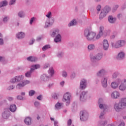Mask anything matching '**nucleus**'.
I'll return each instance as SVG.
<instances>
[{
	"label": "nucleus",
	"instance_id": "nucleus-1",
	"mask_svg": "<svg viewBox=\"0 0 126 126\" xmlns=\"http://www.w3.org/2000/svg\"><path fill=\"white\" fill-rule=\"evenodd\" d=\"M84 36L88 41H95V40H97L96 38V33L89 30H86L85 31Z\"/></svg>",
	"mask_w": 126,
	"mask_h": 126
},
{
	"label": "nucleus",
	"instance_id": "nucleus-2",
	"mask_svg": "<svg viewBox=\"0 0 126 126\" xmlns=\"http://www.w3.org/2000/svg\"><path fill=\"white\" fill-rule=\"evenodd\" d=\"M125 107H126V97L121 98L119 103L114 105V109L117 112L123 110Z\"/></svg>",
	"mask_w": 126,
	"mask_h": 126
},
{
	"label": "nucleus",
	"instance_id": "nucleus-3",
	"mask_svg": "<svg viewBox=\"0 0 126 126\" xmlns=\"http://www.w3.org/2000/svg\"><path fill=\"white\" fill-rule=\"evenodd\" d=\"M48 75L46 76L45 75H43L41 76L42 79H44V80H47V79H49V78H51V77L54 75V74L55 73V71H54V69L53 67H50L48 71Z\"/></svg>",
	"mask_w": 126,
	"mask_h": 126
},
{
	"label": "nucleus",
	"instance_id": "nucleus-4",
	"mask_svg": "<svg viewBox=\"0 0 126 126\" xmlns=\"http://www.w3.org/2000/svg\"><path fill=\"white\" fill-rule=\"evenodd\" d=\"M111 45L112 48H116L117 49L125 46L126 45V41L125 40H119L115 43H112Z\"/></svg>",
	"mask_w": 126,
	"mask_h": 126
},
{
	"label": "nucleus",
	"instance_id": "nucleus-5",
	"mask_svg": "<svg viewBox=\"0 0 126 126\" xmlns=\"http://www.w3.org/2000/svg\"><path fill=\"white\" fill-rule=\"evenodd\" d=\"M71 97V95L70 94V93H66L63 97V102H66V106H68V105H69L70 103V97Z\"/></svg>",
	"mask_w": 126,
	"mask_h": 126
},
{
	"label": "nucleus",
	"instance_id": "nucleus-6",
	"mask_svg": "<svg viewBox=\"0 0 126 126\" xmlns=\"http://www.w3.org/2000/svg\"><path fill=\"white\" fill-rule=\"evenodd\" d=\"M40 65L36 64V65H32L31 68V71L27 72L25 73V76L26 77H30L31 76V73H32V71L33 70H35V69H37V68H39Z\"/></svg>",
	"mask_w": 126,
	"mask_h": 126
},
{
	"label": "nucleus",
	"instance_id": "nucleus-7",
	"mask_svg": "<svg viewBox=\"0 0 126 126\" xmlns=\"http://www.w3.org/2000/svg\"><path fill=\"white\" fill-rule=\"evenodd\" d=\"M103 30H104V27L100 26L99 27V32L98 34H97L96 36V39H100L101 36H104V37H106L107 36V33H105V32H103Z\"/></svg>",
	"mask_w": 126,
	"mask_h": 126
},
{
	"label": "nucleus",
	"instance_id": "nucleus-8",
	"mask_svg": "<svg viewBox=\"0 0 126 126\" xmlns=\"http://www.w3.org/2000/svg\"><path fill=\"white\" fill-rule=\"evenodd\" d=\"M80 117L81 121H85L88 117V113L85 111H81L80 113Z\"/></svg>",
	"mask_w": 126,
	"mask_h": 126
},
{
	"label": "nucleus",
	"instance_id": "nucleus-9",
	"mask_svg": "<svg viewBox=\"0 0 126 126\" xmlns=\"http://www.w3.org/2000/svg\"><path fill=\"white\" fill-rule=\"evenodd\" d=\"M99 107L101 110H103L105 111L107 109V105L106 104H103V99L102 98H99L98 100Z\"/></svg>",
	"mask_w": 126,
	"mask_h": 126
},
{
	"label": "nucleus",
	"instance_id": "nucleus-10",
	"mask_svg": "<svg viewBox=\"0 0 126 126\" xmlns=\"http://www.w3.org/2000/svg\"><path fill=\"white\" fill-rule=\"evenodd\" d=\"M101 54H98L96 55L95 57L93 56V55H91V59L93 62H94V61H99V60H101Z\"/></svg>",
	"mask_w": 126,
	"mask_h": 126
},
{
	"label": "nucleus",
	"instance_id": "nucleus-11",
	"mask_svg": "<svg viewBox=\"0 0 126 126\" xmlns=\"http://www.w3.org/2000/svg\"><path fill=\"white\" fill-rule=\"evenodd\" d=\"M107 9L108 10L107 11H106V8H105L103 11H102L100 13V14L99 15V19H103L105 16H106V15L108 12H109V10H110V8L108 7Z\"/></svg>",
	"mask_w": 126,
	"mask_h": 126
},
{
	"label": "nucleus",
	"instance_id": "nucleus-12",
	"mask_svg": "<svg viewBox=\"0 0 126 126\" xmlns=\"http://www.w3.org/2000/svg\"><path fill=\"white\" fill-rule=\"evenodd\" d=\"M111 96L112 99H118L120 96V93L118 91H114L112 93Z\"/></svg>",
	"mask_w": 126,
	"mask_h": 126
},
{
	"label": "nucleus",
	"instance_id": "nucleus-13",
	"mask_svg": "<svg viewBox=\"0 0 126 126\" xmlns=\"http://www.w3.org/2000/svg\"><path fill=\"white\" fill-rule=\"evenodd\" d=\"M102 46L103 49L105 51H107V50L109 49V42L107 40V39H104L103 40Z\"/></svg>",
	"mask_w": 126,
	"mask_h": 126
},
{
	"label": "nucleus",
	"instance_id": "nucleus-14",
	"mask_svg": "<svg viewBox=\"0 0 126 126\" xmlns=\"http://www.w3.org/2000/svg\"><path fill=\"white\" fill-rule=\"evenodd\" d=\"M9 116H10V112L8 111V109L5 110L4 112L2 114L3 119H8Z\"/></svg>",
	"mask_w": 126,
	"mask_h": 126
},
{
	"label": "nucleus",
	"instance_id": "nucleus-15",
	"mask_svg": "<svg viewBox=\"0 0 126 126\" xmlns=\"http://www.w3.org/2000/svg\"><path fill=\"white\" fill-rule=\"evenodd\" d=\"M80 89H85L86 88V80L83 79L81 80L80 85Z\"/></svg>",
	"mask_w": 126,
	"mask_h": 126
},
{
	"label": "nucleus",
	"instance_id": "nucleus-16",
	"mask_svg": "<svg viewBox=\"0 0 126 126\" xmlns=\"http://www.w3.org/2000/svg\"><path fill=\"white\" fill-rule=\"evenodd\" d=\"M126 89V80H125L124 83H122L119 86V90L121 91H125Z\"/></svg>",
	"mask_w": 126,
	"mask_h": 126
},
{
	"label": "nucleus",
	"instance_id": "nucleus-17",
	"mask_svg": "<svg viewBox=\"0 0 126 126\" xmlns=\"http://www.w3.org/2000/svg\"><path fill=\"white\" fill-rule=\"evenodd\" d=\"M107 81L108 78H107L106 77L102 78L101 80V83L103 87H107V86H108Z\"/></svg>",
	"mask_w": 126,
	"mask_h": 126
},
{
	"label": "nucleus",
	"instance_id": "nucleus-18",
	"mask_svg": "<svg viewBox=\"0 0 126 126\" xmlns=\"http://www.w3.org/2000/svg\"><path fill=\"white\" fill-rule=\"evenodd\" d=\"M119 84H120V82H114L111 84V86L113 89H116L119 87Z\"/></svg>",
	"mask_w": 126,
	"mask_h": 126
},
{
	"label": "nucleus",
	"instance_id": "nucleus-19",
	"mask_svg": "<svg viewBox=\"0 0 126 126\" xmlns=\"http://www.w3.org/2000/svg\"><path fill=\"white\" fill-rule=\"evenodd\" d=\"M32 122V120L30 117H27L25 119V123L27 126H30V125H31Z\"/></svg>",
	"mask_w": 126,
	"mask_h": 126
},
{
	"label": "nucleus",
	"instance_id": "nucleus-20",
	"mask_svg": "<svg viewBox=\"0 0 126 126\" xmlns=\"http://www.w3.org/2000/svg\"><path fill=\"white\" fill-rule=\"evenodd\" d=\"M124 58H125V53L123 52H120L117 57V60H123Z\"/></svg>",
	"mask_w": 126,
	"mask_h": 126
},
{
	"label": "nucleus",
	"instance_id": "nucleus-21",
	"mask_svg": "<svg viewBox=\"0 0 126 126\" xmlns=\"http://www.w3.org/2000/svg\"><path fill=\"white\" fill-rule=\"evenodd\" d=\"M16 37L18 39H22L23 38H24V37H25V33H24V32H19L16 35Z\"/></svg>",
	"mask_w": 126,
	"mask_h": 126
},
{
	"label": "nucleus",
	"instance_id": "nucleus-22",
	"mask_svg": "<svg viewBox=\"0 0 126 126\" xmlns=\"http://www.w3.org/2000/svg\"><path fill=\"white\" fill-rule=\"evenodd\" d=\"M108 21L110 23H114L116 22V18H113L112 16H110L108 18Z\"/></svg>",
	"mask_w": 126,
	"mask_h": 126
},
{
	"label": "nucleus",
	"instance_id": "nucleus-23",
	"mask_svg": "<svg viewBox=\"0 0 126 126\" xmlns=\"http://www.w3.org/2000/svg\"><path fill=\"white\" fill-rule=\"evenodd\" d=\"M62 107H63V103L58 102L55 105V108H56V110H60V109H62Z\"/></svg>",
	"mask_w": 126,
	"mask_h": 126
},
{
	"label": "nucleus",
	"instance_id": "nucleus-24",
	"mask_svg": "<svg viewBox=\"0 0 126 126\" xmlns=\"http://www.w3.org/2000/svg\"><path fill=\"white\" fill-rule=\"evenodd\" d=\"M55 42L58 43V42H61V34H58L54 39Z\"/></svg>",
	"mask_w": 126,
	"mask_h": 126
},
{
	"label": "nucleus",
	"instance_id": "nucleus-25",
	"mask_svg": "<svg viewBox=\"0 0 126 126\" xmlns=\"http://www.w3.org/2000/svg\"><path fill=\"white\" fill-rule=\"evenodd\" d=\"M106 125H107V122L105 121H99L98 123V126H105Z\"/></svg>",
	"mask_w": 126,
	"mask_h": 126
},
{
	"label": "nucleus",
	"instance_id": "nucleus-26",
	"mask_svg": "<svg viewBox=\"0 0 126 126\" xmlns=\"http://www.w3.org/2000/svg\"><path fill=\"white\" fill-rule=\"evenodd\" d=\"M36 60H37V58L32 56L29 57L27 58V60L29 61V62H36Z\"/></svg>",
	"mask_w": 126,
	"mask_h": 126
},
{
	"label": "nucleus",
	"instance_id": "nucleus-27",
	"mask_svg": "<svg viewBox=\"0 0 126 126\" xmlns=\"http://www.w3.org/2000/svg\"><path fill=\"white\" fill-rule=\"evenodd\" d=\"M10 111L11 112H15L16 111V105H12L10 106Z\"/></svg>",
	"mask_w": 126,
	"mask_h": 126
},
{
	"label": "nucleus",
	"instance_id": "nucleus-28",
	"mask_svg": "<svg viewBox=\"0 0 126 126\" xmlns=\"http://www.w3.org/2000/svg\"><path fill=\"white\" fill-rule=\"evenodd\" d=\"M24 86H25L24 85V83L23 82L22 83H19L17 84L16 86V88H18V89H20L22 87H24Z\"/></svg>",
	"mask_w": 126,
	"mask_h": 126
},
{
	"label": "nucleus",
	"instance_id": "nucleus-29",
	"mask_svg": "<svg viewBox=\"0 0 126 126\" xmlns=\"http://www.w3.org/2000/svg\"><path fill=\"white\" fill-rule=\"evenodd\" d=\"M86 95V93H85V92H83L81 94V95L80 97V100H81L82 101H83L84 98H85Z\"/></svg>",
	"mask_w": 126,
	"mask_h": 126
},
{
	"label": "nucleus",
	"instance_id": "nucleus-30",
	"mask_svg": "<svg viewBox=\"0 0 126 126\" xmlns=\"http://www.w3.org/2000/svg\"><path fill=\"white\" fill-rule=\"evenodd\" d=\"M23 78H24V76L23 75L16 76L17 82H19V81H21V80L23 79Z\"/></svg>",
	"mask_w": 126,
	"mask_h": 126
},
{
	"label": "nucleus",
	"instance_id": "nucleus-31",
	"mask_svg": "<svg viewBox=\"0 0 126 126\" xmlns=\"http://www.w3.org/2000/svg\"><path fill=\"white\" fill-rule=\"evenodd\" d=\"M106 71L104 69H102L100 71H99L97 73V75L98 76H101V75H103Z\"/></svg>",
	"mask_w": 126,
	"mask_h": 126
},
{
	"label": "nucleus",
	"instance_id": "nucleus-32",
	"mask_svg": "<svg viewBox=\"0 0 126 126\" xmlns=\"http://www.w3.org/2000/svg\"><path fill=\"white\" fill-rule=\"evenodd\" d=\"M74 25H76V21L75 20H72L68 24L69 27H70V26H73Z\"/></svg>",
	"mask_w": 126,
	"mask_h": 126
},
{
	"label": "nucleus",
	"instance_id": "nucleus-33",
	"mask_svg": "<svg viewBox=\"0 0 126 126\" xmlns=\"http://www.w3.org/2000/svg\"><path fill=\"white\" fill-rule=\"evenodd\" d=\"M88 50H94L95 49V45L94 44H90L88 46Z\"/></svg>",
	"mask_w": 126,
	"mask_h": 126
},
{
	"label": "nucleus",
	"instance_id": "nucleus-34",
	"mask_svg": "<svg viewBox=\"0 0 126 126\" xmlns=\"http://www.w3.org/2000/svg\"><path fill=\"white\" fill-rule=\"evenodd\" d=\"M7 2L6 1H3L2 2L0 3V7H2V6H5L7 5Z\"/></svg>",
	"mask_w": 126,
	"mask_h": 126
},
{
	"label": "nucleus",
	"instance_id": "nucleus-35",
	"mask_svg": "<svg viewBox=\"0 0 126 126\" xmlns=\"http://www.w3.org/2000/svg\"><path fill=\"white\" fill-rule=\"evenodd\" d=\"M57 34H59V30H56L55 32H53L52 34H51L52 37H55Z\"/></svg>",
	"mask_w": 126,
	"mask_h": 126
},
{
	"label": "nucleus",
	"instance_id": "nucleus-36",
	"mask_svg": "<svg viewBox=\"0 0 126 126\" xmlns=\"http://www.w3.org/2000/svg\"><path fill=\"white\" fill-rule=\"evenodd\" d=\"M50 48H51L50 45H45L42 48V51H46V50H48V49H50Z\"/></svg>",
	"mask_w": 126,
	"mask_h": 126
},
{
	"label": "nucleus",
	"instance_id": "nucleus-37",
	"mask_svg": "<svg viewBox=\"0 0 126 126\" xmlns=\"http://www.w3.org/2000/svg\"><path fill=\"white\" fill-rule=\"evenodd\" d=\"M11 83H15V82H17V81L16 80V77H14L12 79L10 80Z\"/></svg>",
	"mask_w": 126,
	"mask_h": 126
},
{
	"label": "nucleus",
	"instance_id": "nucleus-38",
	"mask_svg": "<svg viewBox=\"0 0 126 126\" xmlns=\"http://www.w3.org/2000/svg\"><path fill=\"white\" fill-rule=\"evenodd\" d=\"M72 124V121H71V119H69L67 121V125L68 126H71Z\"/></svg>",
	"mask_w": 126,
	"mask_h": 126
},
{
	"label": "nucleus",
	"instance_id": "nucleus-39",
	"mask_svg": "<svg viewBox=\"0 0 126 126\" xmlns=\"http://www.w3.org/2000/svg\"><path fill=\"white\" fill-rule=\"evenodd\" d=\"M35 94V91L32 90L29 92V95L30 96H33Z\"/></svg>",
	"mask_w": 126,
	"mask_h": 126
},
{
	"label": "nucleus",
	"instance_id": "nucleus-40",
	"mask_svg": "<svg viewBox=\"0 0 126 126\" xmlns=\"http://www.w3.org/2000/svg\"><path fill=\"white\" fill-rule=\"evenodd\" d=\"M23 82L25 86L27 85V84H29V83H30V81L28 80H25Z\"/></svg>",
	"mask_w": 126,
	"mask_h": 126
},
{
	"label": "nucleus",
	"instance_id": "nucleus-41",
	"mask_svg": "<svg viewBox=\"0 0 126 126\" xmlns=\"http://www.w3.org/2000/svg\"><path fill=\"white\" fill-rule=\"evenodd\" d=\"M15 1H16V0H11L9 3L10 5L14 4V3H15Z\"/></svg>",
	"mask_w": 126,
	"mask_h": 126
},
{
	"label": "nucleus",
	"instance_id": "nucleus-42",
	"mask_svg": "<svg viewBox=\"0 0 126 126\" xmlns=\"http://www.w3.org/2000/svg\"><path fill=\"white\" fill-rule=\"evenodd\" d=\"M18 15L19 17H23L24 16V15L23 14V12H20L18 14Z\"/></svg>",
	"mask_w": 126,
	"mask_h": 126
},
{
	"label": "nucleus",
	"instance_id": "nucleus-43",
	"mask_svg": "<svg viewBox=\"0 0 126 126\" xmlns=\"http://www.w3.org/2000/svg\"><path fill=\"white\" fill-rule=\"evenodd\" d=\"M62 75L63 77H66V76H67V74L65 71H63L62 73Z\"/></svg>",
	"mask_w": 126,
	"mask_h": 126
},
{
	"label": "nucleus",
	"instance_id": "nucleus-44",
	"mask_svg": "<svg viewBox=\"0 0 126 126\" xmlns=\"http://www.w3.org/2000/svg\"><path fill=\"white\" fill-rule=\"evenodd\" d=\"M34 20H35V18L34 17L32 18L30 21V24H32V23H33V22L34 21Z\"/></svg>",
	"mask_w": 126,
	"mask_h": 126
},
{
	"label": "nucleus",
	"instance_id": "nucleus-45",
	"mask_svg": "<svg viewBox=\"0 0 126 126\" xmlns=\"http://www.w3.org/2000/svg\"><path fill=\"white\" fill-rule=\"evenodd\" d=\"M52 97L54 98V99H58V95L56 94H54L52 95Z\"/></svg>",
	"mask_w": 126,
	"mask_h": 126
},
{
	"label": "nucleus",
	"instance_id": "nucleus-46",
	"mask_svg": "<svg viewBox=\"0 0 126 126\" xmlns=\"http://www.w3.org/2000/svg\"><path fill=\"white\" fill-rule=\"evenodd\" d=\"M8 19H9L8 18V17H5L4 18H3V21L4 22H7V20H8Z\"/></svg>",
	"mask_w": 126,
	"mask_h": 126
},
{
	"label": "nucleus",
	"instance_id": "nucleus-47",
	"mask_svg": "<svg viewBox=\"0 0 126 126\" xmlns=\"http://www.w3.org/2000/svg\"><path fill=\"white\" fill-rule=\"evenodd\" d=\"M96 9L97 10V11H100V9H101V5H98L97 7H96Z\"/></svg>",
	"mask_w": 126,
	"mask_h": 126
},
{
	"label": "nucleus",
	"instance_id": "nucleus-48",
	"mask_svg": "<svg viewBox=\"0 0 126 126\" xmlns=\"http://www.w3.org/2000/svg\"><path fill=\"white\" fill-rule=\"evenodd\" d=\"M51 14L52 13L51 12H48V14L46 15V17H48V18H50Z\"/></svg>",
	"mask_w": 126,
	"mask_h": 126
},
{
	"label": "nucleus",
	"instance_id": "nucleus-49",
	"mask_svg": "<svg viewBox=\"0 0 126 126\" xmlns=\"http://www.w3.org/2000/svg\"><path fill=\"white\" fill-rule=\"evenodd\" d=\"M35 42V39H32L30 42V45H32V44H33V43H34Z\"/></svg>",
	"mask_w": 126,
	"mask_h": 126
},
{
	"label": "nucleus",
	"instance_id": "nucleus-50",
	"mask_svg": "<svg viewBox=\"0 0 126 126\" xmlns=\"http://www.w3.org/2000/svg\"><path fill=\"white\" fill-rule=\"evenodd\" d=\"M113 78H116V77H117V76H118V73H114L113 75H112Z\"/></svg>",
	"mask_w": 126,
	"mask_h": 126
},
{
	"label": "nucleus",
	"instance_id": "nucleus-51",
	"mask_svg": "<svg viewBox=\"0 0 126 126\" xmlns=\"http://www.w3.org/2000/svg\"><path fill=\"white\" fill-rule=\"evenodd\" d=\"M118 8H119V5H116L114 7L113 9H114V10H117V9H118Z\"/></svg>",
	"mask_w": 126,
	"mask_h": 126
},
{
	"label": "nucleus",
	"instance_id": "nucleus-52",
	"mask_svg": "<svg viewBox=\"0 0 126 126\" xmlns=\"http://www.w3.org/2000/svg\"><path fill=\"white\" fill-rule=\"evenodd\" d=\"M0 45H3V39L0 38Z\"/></svg>",
	"mask_w": 126,
	"mask_h": 126
},
{
	"label": "nucleus",
	"instance_id": "nucleus-53",
	"mask_svg": "<svg viewBox=\"0 0 126 126\" xmlns=\"http://www.w3.org/2000/svg\"><path fill=\"white\" fill-rule=\"evenodd\" d=\"M49 63L45 64V65H44V68H47V67H49Z\"/></svg>",
	"mask_w": 126,
	"mask_h": 126
},
{
	"label": "nucleus",
	"instance_id": "nucleus-54",
	"mask_svg": "<svg viewBox=\"0 0 126 126\" xmlns=\"http://www.w3.org/2000/svg\"><path fill=\"white\" fill-rule=\"evenodd\" d=\"M14 88V86H11L8 88V90H11V89H13Z\"/></svg>",
	"mask_w": 126,
	"mask_h": 126
},
{
	"label": "nucleus",
	"instance_id": "nucleus-55",
	"mask_svg": "<svg viewBox=\"0 0 126 126\" xmlns=\"http://www.w3.org/2000/svg\"><path fill=\"white\" fill-rule=\"evenodd\" d=\"M64 85V81H62L60 83V85L62 87H63V85Z\"/></svg>",
	"mask_w": 126,
	"mask_h": 126
},
{
	"label": "nucleus",
	"instance_id": "nucleus-56",
	"mask_svg": "<svg viewBox=\"0 0 126 126\" xmlns=\"http://www.w3.org/2000/svg\"><path fill=\"white\" fill-rule=\"evenodd\" d=\"M17 99H18L19 100H22V99H23V97L21 96H18L17 97Z\"/></svg>",
	"mask_w": 126,
	"mask_h": 126
},
{
	"label": "nucleus",
	"instance_id": "nucleus-57",
	"mask_svg": "<svg viewBox=\"0 0 126 126\" xmlns=\"http://www.w3.org/2000/svg\"><path fill=\"white\" fill-rule=\"evenodd\" d=\"M38 100H42V95H39L37 97Z\"/></svg>",
	"mask_w": 126,
	"mask_h": 126
},
{
	"label": "nucleus",
	"instance_id": "nucleus-58",
	"mask_svg": "<svg viewBox=\"0 0 126 126\" xmlns=\"http://www.w3.org/2000/svg\"><path fill=\"white\" fill-rule=\"evenodd\" d=\"M34 105L36 107H38V106H39V102H35L34 103Z\"/></svg>",
	"mask_w": 126,
	"mask_h": 126
},
{
	"label": "nucleus",
	"instance_id": "nucleus-59",
	"mask_svg": "<svg viewBox=\"0 0 126 126\" xmlns=\"http://www.w3.org/2000/svg\"><path fill=\"white\" fill-rule=\"evenodd\" d=\"M118 126H125V123H121Z\"/></svg>",
	"mask_w": 126,
	"mask_h": 126
},
{
	"label": "nucleus",
	"instance_id": "nucleus-60",
	"mask_svg": "<svg viewBox=\"0 0 126 126\" xmlns=\"http://www.w3.org/2000/svg\"><path fill=\"white\" fill-rule=\"evenodd\" d=\"M104 116V113H101L100 115L99 116L100 119H102V117Z\"/></svg>",
	"mask_w": 126,
	"mask_h": 126
},
{
	"label": "nucleus",
	"instance_id": "nucleus-61",
	"mask_svg": "<svg viewBox=\"0 0 126 126\" xmlns=\"http://www.w3.org/2000/svg\"><path fill=\"white\" fill-rule=\"evenodd\" d=\"M8 99L9 100V101H12L13 98L12 97H9L8 98Z\"/></svg>",
	"mask_w": 126,
	"mask_h": 126
},
{
	"label": "nucleus",
	"instance_id": "nucleus-62",
	"mask_svg": "<svg viewBox=\"0 0 126 126\" xmlns=\"http://www.w3.org/2000/svg\"><path fill=\"white\" fill-rule=\"evenodd\" d=\"M71 77H72V78H73L74 77H75V73H73V74L72 75Z\"/></svg>",
	"mask_w": 126,
	"mask_h": 126
},
{
	"label": "nucleus",
	"instance_id": "nucleus-63",
	"mask_svg": "<svg viewBox=\"0 0 126 126\" xmlns=\"http://www.w3.org/2000/svg\"><path fill=\"white\" fill-rule=\"evenodd\" d=\"M51 86H53V84H49L48 87L50 88Z\"/></svg>",
	"mask_w": 126,
	"mask_h": 126
},
{
	"label": "nucleus",
	"instance_id": "nucleus-64",
	"mask_svg": "<svg viewBox=\"0 0 126 126\" xmlns=\"http://www.w3.org/2000/svg\"><path fill=\"white\" fill-rule=\"evenodd\" d=\"M41 39V37L37 38V41H39Z\"/></svg>",
	"mask_w": 126,
	"mask_h": 126
}]
</instances>
